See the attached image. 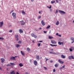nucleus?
Instances as JSON below:
<instances>
[{
	"label": "nucleus",
	"mask_w": 74,
	"mask_h": 74,
	"mask_svg": "<svg viewBox=\"0 0 74 74\" xmlns=\"http://www.w3.org/2000/svg\"><path fill=\"white\" fill-rule=\"evenodd\" d=\"M42 42V41H41L40 42Z\"/></svg>",
	"instance_id": "nucleus-57"
},
{
	"label": "nucleus",
	"mask_w": 74,
	"mask_h": 74,
	"mask_svg": "<svg viewBox=\"0 0 74 74\" xmlns=\"http://www.w3.org/2000/svg\"><path fill=\"white\" fill-rule=\"evenodd\" d=\"M58 66H59V65H58V64H56L55 65V67H58Z\"/></svg>",
	"instance_id": "nucleus-25"
},
{
	"label": "nucleus",
	"mask_w": 74,
	"mask_h": 74,
	"mask_svg": "<svg viewBox=\"0 0 74 74\" xmlns=\"http://www.w3.org/2000/svg\"><path fill=\"white\" fill-rule=\"evenodd\" d=\"M56 36H59V34H58V33H57L56 34Z\"/></svg>",
	"instance_id": "nucleus-48"
},
{
	"label": "nucleus",
	"mask_w": 74,
	"mask_h": 74,
	"mask_svg": "<svg viewBox=\"0 0 74 74\" xmlns=\"http://www.w3.org/2000/svg\"><path fill=\"white\" fill-rule=\"evenodd\" d=\"M59 12L60 13H61V14H66V12H65L62 10H59Z\"/></svg>",
	"instance_id": "nucleus-2"
},
{
	"label": "nucleus",
	"mask_w": 74,
	"mask_h": 74,
	"mask_svg": "<svg viewBox=\"0 0 74 74\" xmlns=\"http://www.w3.org/2000/svg\"><path fill=\"white\" fill-rule=\"evenodd\" d=\"M3 39H4V38H0V40H3Z\"/></svg>",
	"instance_id": "nucleus-38"
},
{
	"label": "nucleus",
	"mask_w": 74,
	"mask_h": 74,
	"mask_svg": "<svg viewBox=\"0 0 74 74\" xmlns=\"http://www.w3.org/2000/svg\"><path fill=\"white\" fill-rule=\"evenodd\" d=\"M34 63L35 66L37 65V61H36V60L34 61Z\"/></svg>",
	"instance_id": "nucleus-10"
},
{
	"label": "nucleus",
	"mask_w": 74,
	"mask_h": 74,
	"mask_svg": "<svg viewBox=\"0 0 74 74\" xmlns=\"http://www.w3.org/2000/svg\"><path fill=\"white\" fill-rule=\"evenodd\" d=\"M39 13L40 14H41V12H40V11L39 12Z\"/></svg>",
	"instance_id": "nucleus-61"
},
{
	"label": "nucleus",
	"mask_w": 74,
	"mask_h": 74,
	"mask_svg": "<svg viewBox=\"0 0 74 74\" xmlns=\"http://www.w3.org/2000/svg\"><path fill=\"white\" fill-rule=\"evenodd\" d=\"M0 23V27H2V26H3V22L2 21Z\"/></svg>",
	"instance_id": "nucleus-13"
},
{
	"label": "nucleus",
	"mask_w": 74,
	"mask_h": 74,
	"mask_svg": "<svg viewBox=\"0 0 74 74\" xmlns=\"http://www.w3.org/2000/svg\"><path fill=\"white\" fill-rule=\"evenodd\" d=\"M69 59H72L71 56H69Z\"/></svg>",
	"instance_id": "nucleus-34"
},
{
	"label": "nucleus",
	"mask_w": 74,
	"mask_h": 74,
	"mask_svg": "<svg viewBox=\"0 0 74 74\" xmlns=\"http://www.w3.org/2000/svg\"><path fill=\"white\" fill-rule=\"evenodd\" d=\"M50 11L51 12H52V9H50Z\"/></svg>",
	"instance_id": "nucleus-51"
},
{
	"label": "nucleus",
	"mask_w": 74,
	"mask_h": 74,
	"mask_svg": "<svg viewBox=\"0 0 74 74\" xmlns=\"http://www.w3.org/2000/svg\"><path fill=\"white\" fill-rule=\"evenodd\" d=\"M56 3H58V2H59L58 0H56Z\"/></svg>",
	"instance_id": "nucleus-43"
},
{
	"label": "nucleus",
	"mask_w": 74,
	"mask_h": 74,
	"mask_svg": "<svg viewBox=\"0 0 74 74\" xmlns=\"http://www.w3.org/2000/svg\"><path fill=\"white\" fill-rule=\"evenodd\" d=\"M15 45L16 48H18L20 46V45L19 44H16V45Z\"/></svg>",
	"instance_id": "nucleus-20"
},
{
	"label": "nucleus",
	"mask_w": 74,
	"mask_h": 74,
	"mask_svg": "<svg viewBox=\"0 0 74 74\" xmlns=\"http://www.w3.org/2000/svg\"><path fill=\"white\" fill-rule=\"evenodd\" d=\"M71 56L72 59H74V57H73V56Z\"/></svg>",
	"instance_id": "nucleus-44"
},
{
	"label": "nucleus",
	"mask_w": 74,
	"mask_h": 74,
	"mask_svg": "<svg viewBox=\"0 0 74 74\" xmlns=\"http://www.w3.org/2000/svg\"><path fill=\"white\" fill-rule=\"evenodd\" d=\"M44 33H47V31H44Z\"/></svg>",
	"instance_id": "nucleus-55"
},
{
	"label": "nucleus",
	"mask_w": 74,
	"mask_h": 74,
	"mask_svg": "<svg viewBox=\"0 0 74 74\" xmlns=\"http://www.w3.org/2000/svg\"><path fill=\"white\" fill-rule=\"evenodd\" d=\"M50 45L51 46V47H54L55 46H57V45H52V44H50Z\"/></svg>",
	"instance_id": "nucleus-21"
},
{
	"label": "nucleus",
	"mask_w": 74,
	"mask_h": 74,
	"mask_svg": "<svg viewBox=\"0 0 74 74\" xmlns=\"http://www.w3.org/2000/svg\"><path fill=\"white\" fill-rule=\"evenodd\" d=\"M19 65L20 67H23V64H22L21 63H20V64H19Z\"/></svg>",
	"instance_id": "nucleus-18"
},
{
	"label": "nucleus",
	"mask_w": 74,
	"mask_h": 74,
	"mask_svg": "<svg viewBox=\"0 0 74 74\" xmlns=\"http://www.w3.org/2000/svg\"><path fill=\"white\" fill-rule=\"evenodd\" d=\"M25 22H24L23 23H21V25L22 26L23 25H25Z\"/></svg>",
	"instance_id": "nucleus-23"
},
{
	"label": "nucleus",
	"mask_w": 74,
	"mask_h": 74,
	"mask_svg": "<svg viewBox=\"0 0 74 74\" xmlns=\"http://www.w3.org/2000/svg\"><path fill=\"white\" fill-rule=\"evenodd\" d=\"M10 33H12V30H10L9 31Z\"/></svg>",
	"instance_id": "nucleus-41"
},
{
	"label": "nucleus",
	"mask_w": 74,
	"mask_h": 74,
	"mask_svg": "<svg viewBox=\"0 0 74 74\" xmlns=\"http://www.w3.org/2000/svg\"><path fill=\"white\" fill-rule=\"evenodd\" d=\"M36 58V59H37L38 60H40V56H37Z\"/></svg>",
	"instance_id": "nucleus-14"
},
{
	"label": "nucleus",
	"mask_w": 74,
	"mask_h": 74,
	"mask_svg": "<svg viewBox=\"0 0 74 74\" xmlns=\"http://www.w3.org/2000/svg\"><path fill=\"white\" fill-rule=\"evenodd\" d=\"M56 71V70H55V69H54L53 70V72H55Z\"/></svg>",
	"instance_id": "nucleus-42"
},
{
	"label": "nucleus",
	"mask_w": 74,
	"mask_h": 74,
	"mask_svg": "<svg viewBox=\"0 0 74 74\" xmlns=\"http://www.w3.org/2000/svg\"><path fill=\"white\" fill-rule=\"evenodd\" d=\"M51 3L52 4H53V3H55V1H51Z\"/></svg>",
	"instance_id": "nucleus-30"
},
{
	"label": "nucleus",
	"mask_w": 74,
	"mask_h": 74,
	"mask_svg": "<svg viewBox=\"0 0 74 74\" xmlns=\"http://www.w3.org/2000/svg\"><path fill=\"white\" fill-rule=\"evenodd\" d=\"M10 64H11V65H12V66H14V65H15V64H14V63H10Z\"/></svg>",
	"instance_id": "nucleus-27"
},
{
	"label": "nucleus",
	"mask_w": 74,
	"mask_h": 74,
	"mask_svg": "<svg viewBox=\"0 0 74 74\" xmlns=\"http://www.w3.org/2000/svg\"><path fill=\"white\" fill-rule=\"evenodd\" d=\"M51 63H52L53 62V61L52 60L50 61Z\"/></svg>",
	"instance_id": "nucleus-56"
},
{
	"label": "nucleus",
	"mask_w": 74,
	"mask_h": 74,
	"mask_svg": "<svg viewBox=\"0 0 74 74\" xmlns=\"http://www.w3.org/2000/svg\"><path fill=\"white\" fill-rule=\"evenodd\" d=\"M51 33V31L50 30L49 31V33Z\"/></svg>",
	"instance_id": "nucleus-58"
},
{
	"label": "nucleus",
	"mask_w": 74,
	"mask_h": 74,
	"mask_svg": "<svg viewBox=\"0 0 74 74\" xmlns=\"http://www.w3.org/2000/svg\"><path fill=\"white\" fill-rule=\"evenodd\" d=\"M61 58L63 59H65V58H66V56H64V55H63V54L61 55Z\"/></svg>",
	"instance_id": "nucleus-15"
},
{
	"label": "nucleus",
	"mask_w": 74,
	"mask_h": 74,
	"mask_svg": "<svg viewBox=\"0 0 74 74\" xmlns=\"http://www.w3.org/2000/svg\"><path fill=\"white\" fill-rule=\"evenodd\" d=\"M15 38L16 40V41H18V40H19V39H18V37H17V38Z\"/></svg>",
	"instance_id": "nucleus-33"
},
{
	"label": "nucleus",
	"mask_w": 74,
	"mask_h": 74,
	"mask_svg": "<svg viewBox=\"0 0 74 74\" xmlns=\"http://www.w3.org/2000/svg\"><path fill=\"white\" fill-rule=\"evenodd\" d=\"M59 24V21H57L56 23V25L57 26H58Z\"/></svg>",
	"instance_id": "nucleus-16"
},
{
	"label": "nucleus",
	"mask_w": 74,
	"mask_h": 74,
	"mask_svg": "<svg viewBox=\"0 0 74 74\" xmlns=\"http://www.w3.org/2000/svg\"><path fill=\"white\" fill-rule=\"evenodd\" d=\"M16 74H19V73H18V72H17Z\"/></svg>",
	"instance_id": "nucleus-62"
},
{
	"label": "nucleus",
	"mask_w": 74,
	"mask_h": 74,
	"mask_svg": "<svg viewBox=\"0 0 74 74\" xmlns=\"http://www.w3.org/2000/svg\"><path fill=\"white\" fill-rule=\"evenodd\" d=\"M71 48L73 50H74V47H71Z\"/></svg>",
	"instance_id": "nucleus-37"
},
{
	"label": "nucleus",
	"mask_w": 74,
	"mask_h": 74,
	"mask_svg": "<svg viewBox=\"0 0 74 74\" xmlns=\"http://www.w3.org/2000/svg\"><path fill=\"white\" fill-rule=\"evenodd\" d=\"M58 36H59V37H62V36L61 35H58Z\"/></svg>",
	"instance_id": "nucleus-50"
},
{
	"label": "nucleus",
	"mask_w": 74,
	"mask_h": 74,
	"mask_svg": "<svg viewBox=\"0 0 74 74\" xmlns=\"http://www.w3.org/2000/svg\"><path fill=\"white\" fill-rule=\"evenodd\" d=\"M58 62L60 63H61V64H63L64 63V62L62 61L60 59L58 60Z\"/></svg>",
	"instance_id": "nucleus-4"
},
{
	"label": "nucleus",
	"mask_w": 74,
	"mask_h": 74,
	"mask_svg": "<svg viewBox=\"0 0 74 74\" xmlns=\"http://www.w3.org/2000/svg\"><path fill=\"white\" fill-rule=\"evenodd\" d=\"M69 51H70L71 52H72V51H73V49H72L71 48H70L69 49Z\"/></svg>",
	"instance_id": "nucleus-35"
},
{
	"label": "nucleus",
	"mask_w": 74,
	"mask_h": 74,
	"mask_svg": "<svg viewBox=\"0 0 74 74\" xmlns=\"http://www.w3.org/2000/svg\"><path fill=\"white\" fill-rule=\"evenodd\" d=\"M21 52L23 56H25V53H24V52H22V51H21Z\"/></svg>",
	"instance_id": "nucleus-19"
},
{
	"label": "nucleus",
	"mask_w": 74,
	"mask_h": 74,
	"mask_svg": "<svg viewBox=\"0 0 74 74\" xmlns=\"http://www.w3.org/2000/svg\"><path fill=\"white\" fill-rule=\"evenodd\" d=\"M51 43H52L53 44H56V42L54 40H51Z\"/></svg>",
	"instance_id": "nucleus-9"
},
{
	"label": "nucleus",
	"mask_w": 74,
	"mask_h": 74,
	"mask_svg": "<svg viewBox=\"0 0 74 74\" xmlns=\"http://www.w3.org/2000/svg\"><path fill=\"white\" fill-rule=\"evenodd\" d=\"M62 69H63V67H61L60 68V70H62Z\"/></svg>",
	"instance_id": "nucleus-49"
},
{
	"label": "nucleus",
	"mask_w": 74,
	"mask_h": 74,
	"mask_svg": "<svg viewBox=\"0 0 74 74\" xmlns=\"http://www.w3.org/2000/svg\"><path fill=\"white\" fill-rule=\"evenodd\" d=\"M44 68L45 69V70H47V68L45 67H44Z\"/></svg>",
	"instance_id": "nucleus-40"
},
{
	"label": "nucleus",
	"mask_w": 74,
	"mask_h": 74,
	"mask_svg": "<svg viewBox=\"0 0 74 74\" xmlns=\"http://www.w3.org/2000/svg\"><path fill=\"white\" fill-rule=\"evenodd\" d=\"M12 16H13V17L14 19H16V13H12Z\"/></svg>",
	"instance_id": "nucleus-1"
},
{
	"label": "nucleus",
	"mask_w": 74,
	"mask_h": 74,
	"mask_svg": "<svg viewBox=\"0 0 74 74\" xmlns=\"http://www.w3.org/2000/svg\"><path fill=\"white\" fill-rule=\"evenodd\" d=\"M49 59H48V58H47L46 61H47V60H49Z\"/></svg>",
	"instance_id": "nucleus-52"
},
{
	"label": "nucleus",
	"mask_w": 74,
	"mask_h": 74,
	"mask_svg": "<svg viewBox=\"0 0 74 74\" xmlns=\"http://www.w3.org/2000/svg\"><path fill=\"white\" fill-rule=\"evenodd\" d=\"M51 51H53V49H51Z\"/></svg>",
	"instance_id": "nucleus-54"
},
{
	"label": "nucleus",
	"mask_w": 74,
	"mask_h": 74,
	"mask_svg": "<svg viewBox=\"0 0 74 74\" xmlns=\"http://www.w3.org/2000/svg\"><path fill=\"white\" fill-rule=\"evenodd\" d=\"M22 14H24V15H26V13H25V12L24 11H22Z\"/></svg>",
	"instance_id": "nucleus-32"
},
{
	"label": "nucleus",
	"mask_w": 74,
	"mask_h": 74,
	"mask_svg": "<svg viewBox=\"0 0 74 74\" xmlns=\"http://www.w3.org/2000/svg\"><path fill=\"white\" fill-rule=\"evenodd\" d=\"M41 24L43 26H45V23H44L43 20L42 21H41Z\"/></svg>",
	"instance_id": "nucleus-8"
},
{
	"label": "nucleus",
	"mask_w": 74,
	"mask_h": 74,
	"mask_svg": "<svg viewBox=\"0 0 74 74\" xmlns=\"http://www.w3.org/2000/svg\"><path fill=\"white\" fill-rule=\"evenodd\" d=\"M25 74H29V73H27V72H26L25 73Z\"/></svg>",
	"instance_id": "nucleus-59"
},
{
	"label": "nucleus",
	"mask_w": 74,
	"mask_h": 74,
	"mask_svg": "<svg viewBox=\"0 0 74 74\" xmlns=\"http://www.w3.org/2000/svg\"><path fill=\"white\" fill-rule=\"evenodd\" d=\"M14 12V10H12L11 12L10 13H12V12Z\"/></svg>",
	"instance_id": "nucleus-53"
},
{
	"label": "nucleus",
	"mask_w": 74,
	"mask_h": 74,
	"mask_svg": "<svg viewBox=\"0 0 74 74\" xmlns=\"http://www.w3.org/2000/svg\"><path fill=\"white\" fill-rule=\"evenodd\" d=\"M31 1H34V0H31Z\"/></svg>",
	"instance_id": "nucleus-63"
},
{
	"label": "nucleus",
	"mask_w": 74,
	"mask_h": 74,
	"mask_svg": "<svg viewBox=\"0 0 74 74\" xmlns=\"http://www.w3.org/2000/svg\"><path fill=\"white\" fill-rule=\"evenodd\" d=\"M49 39H52V38H53V37L52 36H49Z\"/></svg>",
	"instance_id": "nucleus-24"
},
{
	"label": "nucleus",
	"mask_w": 74,
	"mask_h": 74,
	"mask_svg": "<svg viewBox=\"0 0 74 74\" xmlns=\"http://www.w3.org/2000/svg\"><path fill=\"white\" fill-rule=\"evenodd\" d=\"M51 27V26L49 25L46 27V29H49V27Z\"/></svg>",
	"instance_id": "nucleus-26"
},
{
	"label": "nucleus",
	"mask_w": 74,
	"mask_h": 74,
	"mask_svg": "<svg viewBox=\"0 0 74 74\" xmlns=\"http://www.w3.org/2000/svg\"><path fill=\"white\" fill-rule=\"evenodd\" d=\"M21 42H22V41L21 40L19 41L18 42V44H21Z\"/></svg>",
	"instance_id": "nucleus-29"
},
{
	"label": "nucleus",
	"mask_w": 74,
	"mask_h": 74,
	"mask_svg": "<svg viewBox=\"0 0 74 74\" xmlns=\"http://www.w3.org/2000/svg\"><path fill=\"white\" fill-rule=\"evenodd\" d=\"M50 53H51V54H53L54 55H56V53L55 52H49Z\"/></svg>",
	"instance_id": "nucleus-11"
},
{
	"label": "nucleus",
	"mask_w": 74,
	"mask_h": 74,
	"mask_svg": "<svg viewBox=\"0 0 74 74\" xmlns=\"http://www.w3.org/2000/svg\"><path fill=\"white\" fill-rule=\"evenodd\" d=\"M71 40V41H73L72 42H71V43H73L74 42V38H70Z\"/></svg>",
	"instance_id": "nucleus-7"
},
{
	"label": "nucleus",
	"mask_w": 74,
	"mask_h": 74,
	"mask_svg": "<svg viewBox=\"0 0 74 74\" xmlns=\"http://www.w3.org/2000/svg\"><path fill=\"white\" fill-rule=\"evenodd\" d=\"M19 32L20 33H23V31H22V29H19Z\"/></svg>",
	"instance_id": "nucleus-17"
},
{
	"label": "nucleus",
	"mask_w": 74,
	"mask_h": 74,
	"mask_svg": "<svg viewBox=\"0 0 74 74\" xmlns=\"http://www.w3.org/2000/svg\"><path fill=\"white\" fill-rule=\"evenodd\" d=\"M58 43L59 45H62V44L63 45V42H58Z\"/></svg>",
	"instance_id": "nucleus-12"
},
{
	"label": "nucleus",
	"mask_w": 74,
	"mask_h": 74,
	"mask_svg": "<svg viewBox=\"0 0 74 74\" xmlns=\"http://www.w3.org/2000/svg\"><path fill=\"white\" fill-rule=\"evenodd\" d=\"M27 50L28 51H30V49L29 47H28L27 48Z\"/></svg>",
	"instance_id": "nucleus-28"
},
{
	"label": "nucleus",
	"mask_w": 74,
	"mask_h": 74,
	"mask_svg": "<svg viewBox=\"0 0 74 74\" xmlns=\"http://www.w3.org/2000/svg\"><path fill=\"white\" fill-rule=\"evenodd\" d=\"M65 65H64L62 66V68H64V67H65Z\"/></svg>",
	"instance_id": "nucleus-46"
},
{
	"label": "nucleus",
	"mask_w": 74,
	"mask_h": 74,
	"mask_svg": "<svg viewBox=\"0 0 74 74\" xmlns=\"http://www.w3.org/2000/svg\"><path fill=\"white\" fill-rule=\"evenodd\" d=\"M1 63H3L4 62L5 60L3 58H1Z\"/></svg>",
	"instance_id": "nucleus-6"
},
{
	"label": "nucleus",
	"mask_w": 74,
	"mask_h": 74,
	"mask_svg": "<svg viewBox=\"0 0 74 74\" xmlns=\"http://www.w3.org/2000/svg\"><path fill=\"white\" fill-rule=\"evenodd\" d=\"M31 36H32V37H34V38H37V36L34 35V34H32Z\"/></svg>",
	"instance_id": "nucleus-5"
},
{
	"label": "nucleus",
	"mask_w": 74,
	"mask_h": 74,
	"mask_svg": "<svg viewBox=\"0 0 74 74\" xmlns=\"http://www.w3.org/2000/svg\"><path fill=\"white\" fill-rule=\"evenodd\" d=\"M40 45H41V43H39L38 44V47H40Z\"/></svg>",
	"instance_id": "nucleus-31"
},
{
	"label": "nucleus",
	"mask_w": 74,
	"mask_h": 74,
	"mask_svg": "<svg viewBox=\"0 0 74 74\" xmlns=\"http://www.w3.org/2000/svg\"><path fill=\"white\" fill-rule=\"evenodd\" d=\"M18 37V35H15V38H16Z\"/></svg>",
	"instance_id": "nucleus-36"
},
{
	"label": "nucleus",
	"mask_w": 74,
	"mask_h": 74,
	"mask_svg": "<svg viewBox=\"0 0 74 74\" xmlns=\"http://www.w3.org/2000/svg\"><path fill=\"white\" fill-rule=\"evenodd\" d=\"M41 18V16H38V19H40Z\"/></svg>",
	"instance_id": "nucleus-45"
},
{
	"label": "nucleus",
	"mask_w": 74,
	"mask_h": 74,
	"mask_svg": "<svg viewBox=\"0 0 74 74\" xmlns=\"http://www.w3.org/2000/svg\"><path fill=\"white\" fill-rule=\"evenodd\" d=\"M0 70H2V68H1V67H0Z\"/></svg>",
	"instance_id": "nucleus-60"
},
{
	"label": "nucleus",
	"mask_w": 74,
	"mask_h": 74,
	"mask_svg": "<svg viewBox=\"0 0 74 74\" xmlns=\"http://www.w3.org/2000/svg\"><path fill=\"white\" fill-rule=\"evenodd\" d=\"M10 74H15V71H12L11 72H10Z\"/></svg>",
	"instance_id": "nucleus-22"
},
{
	"label": "nucleus",
	"mask_w": 74,
	"mask_h": 74,
	"mask_svg": "<svg viewBox=\"0 0 74 74\" xmlns=\"http://www.w3.org/2000/svg\"><path fill=\"white\" fill-rule=\"evenodd\" d=\"M58 10H56V13H58Z\"/></svg>",
	"instance_id": "nucleus-39"
},
{
	"label": "nucleus",
	"mask_w": 74,
	"mask_h": 74,
	"mask_svg": "<svg viewBox=\"0 0 74 74\" xmlns=\"http://www.w3.org/2000/svg\"><path fill=\"white\" fill-rule=\"evenodd\" d=\"M15 58H16V56H15V57L12 56L11 57V58H10V59H11V60H15Z\"/></svg>",
	"instance_id": "nucleus-3"
},
{
	"label": "nucleus",
	"mask_w": 74,
	"mask_h": 74,
	"mask_svg": "<svg viewBox=\"0 0 74 74\" xmlns=\"http://www.w3.org/2000/svg\"><path fill=\"white\" fill-rule=\"evenodd\" d=\"M48 8H51V6H50V7H48V6L47 7Z\"/></svg>",
	"instance_id": "nucleus-47"
},
{
	"label": "nucleus",
	"mask_w": 74,
	"mask_h": 74,
	"mask_svg": "<svg viewBox=\"0 0 74 74\" xmlns=\"http://www.w3.org/2000/svg\"><path fill=\"white\" fill-rule=\"evenodd\" d=\"M39 29H40V30H41V28L40 27V28H39Z\"/></svg>",
	"instance_id": "nucleus-64"
}]
</instances>
